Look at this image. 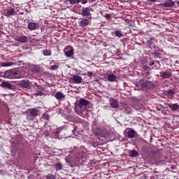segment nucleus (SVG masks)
<instances>
[{"label":"nucleus","instance_id":"obj_1","mask_svg":"<svg viewBox=\"0 0 179 179\" xmlns=\"http://www.w3.org/2000/svg\"><path fill=\"white\" fill-rule=\"evenodd\" d=\"M38 115V109L34 108H31L28 110L27 113V120L28 121H33L36 117Z\"/></svg>","mask_w":179,"mask_h":179},{"label":"nucleus","instance_id":"obj_2","mask_svg":"<svg viewBox=\"0 0 179 179\" xmlns=\"http://www.w3.org/2000/svg\"><path fill=\"white\" fill-rule=\"evenodd\" d=\"M109 104L112 108H118L120 107V103H118V101L114 98H110L109 99Z\"/></svg>","mask_w":179,"mask_h":179},{"label":"nucleus","instance_id":"obj_3","mask_svg":"<svg viewBox=\"0 0 179 179\" xmlns=\"http://www.w3.org/2000/svg\"><path fill=\"white\" fill-rule=\"evenodd\" d=\"M153 87V83L150 81H145L141 84V89L145 90V89H152Z\"/></svg>","mask_w":179,"mask_h":179},{"label":"nucleus","instance_id":"obj_4","mask_svg":"<svg viewBox=\"0 0 179 179\" xmlns=\"http://www.w3.org/2000/svg\"><path fill=\"white\" fill-rule=\"evenodd\" d=\"M88 104L89 101L82 98L78 101V107H79V108H82V107H86V106H87Z\"/></svg>","mask_w":179,"mask_h":179},{"label":"nucleus","instance_id":"obj_5","mask_svg":"<svg viewBox=\"0 0 179 179\" xmlns=\"http://www.w3.org/2000/svg\"><path fill=\"white\" fill-rule=\"evenodd\" d=\"M22 73L19 70L13 69V79H20Z\"/></svg>","mask_w":179,"mask_h":179},{"label":"nucleus","instance_id":"obj_6","mask_svg":"<svg viewBox=\"0 0 179 179\" xmlns=\"http://www.w3.org/2000/svg\"><path fill=\"white\" fill-rule=\"evenodd\" d=\"M15 41L19 43H27V36L24 35L17 36L15 37Z\"/></svg>","mask_w":179,"mask_h":179},{"label":"nucleus","instance_id":"obj_7","mask_svg":"<svg viewBox=\"0 0 179 179\" xmlns=\"http://www.w3.org/2000/svg\"><path fill=\"white\" fill-rule=\"evenodd\" d=\"M20 85L22 86V87H25L26 89H27V87L30 86L31 83L29 80H22L20 81Z\"/></svg>","mask_w":179,"mask_h":179},{"label":"nucleus","instance_id":"obj_8","mask_svg":"<svg viewBox=\"0 0 179 179\" xmlns=\"http://www.w3.org/2000/svg\"><path fill=\"white\" fill-rule=\"evenodd\" d=\"M89 20L85 19V18H83L81 19V20L79 22V24L80 26V27H85L87 25H89Z\"/></svg>","mask_w":179,"mask_h":179},{"label":"nucleus","instance_id":"obj_9","mask_svg":"<svg viewBox=\"0 0 179 179\" xmlns=\"http://www.w3.org/2000/svg\"><path fill=\"white\" fill-rule=\"evenodd\" d=\"M3 78L13 79V70H8L3 74Z\"/></svg>","mask_w":179,"mask_h":179},{"label":"nucleus","instance_id":"obj_10","mask_svg":"<svg viewBox=\"0 0 179 179\" xmlns=\"http://www.w3.org/2000/svg\"><path fill=\"white\" fill-rule=\"evenodd\" d=\"M81 15L83 16H90V10H89V8H83L81 11Z\"/></svg>","mask_w":179,"mask_h":179},{"label":"nucleus","instance_id":"obj_11","mask_svg":"<svg viewBox=\"0 0 179 179\" xmlns=\"http://www.w3.org/2000/svg\"><path fill=\"white\" fill-rule=\"evenodd\" d=\"M16 11L15 10V8H12V7H9L8 10H7V13L6 15V16L8 17V16H12L13 15H15Z\"/></svg>","mask_w":179,"mask_h":179},{"label":"nucleus","instance_id":"obj_12","mask_svg":"<svg viewBox=\"0 0 179 179\" xmlns=\"http://www.w3.org/2000/svg\"><path fill=\"white\" fill-rule=\"evenodd\" d=\"M169 107L172 111H178L179 110V105L178 103L169 104Z\"/></svg>","mask_w":179,"mask_h":179},{"label":"nucleus","instance_id":"obj_13","mask_svg":"<svg viewBox=\"0 0 179 179\" xmlns=\"http://www.w3.org/2000/svg\"><path fill=\"white\" fill-rule=\"evenodd\" d=\"M160 75L163 79H167L171 76V73L168 71H162L160 73Z\"/></svg>","mask_w":179,"mask_h":179},{"label":"nucleus","instance_id":"obj_14","mask_svg":"<svg viewBox=\"0 0 179 179\" xmlns=\"http://www.w3.org/2000/svg\"><path fill=\"white\" fill-rule=\"evenodd\" d=\"M73 80L75 82V83L79 84L82 83L83 79L80 76L76 75L73 76Z\"/></svg>","mask_w":179,"mask_h":179},{"label":"nucleus","instance_id":"obj_15","mask_svg":"<svg viewBox=\"0 0 179 179\" xmlns=\"http://www.w3.org/2000/svg\"><path fill=\"white\" fill-rule=\"evenodd\" d=\"M1 86L2 87H6V89H12V87H13V85L8 81L7 82H2Z\"/></svg>","mask_w":179,"mask_h":179},{"label":"nucleus","instance_id":"obj_16","mask_svg":"<svg viewBox=\"0 0 179 179\" xmlns=\"http://www.w3.org/2000/svg\"><path fill=\"white\" fill-rule=\"evenodd\" d=\"M55 97L57 100H61V99H65V94L61 92H57L55 94Z\"/></svg>","mask_w":179,"mask_h":179},{"label":"nucleus","instance_id":"obj_17","mask_svg":"<svg viewBox=\"0 0 179 179\" xmlns=\"http://www.w3.org/2000/svg\"><path fill=\"white\" fill-rule=\"evenodd\" d=\"M164 6L166 8H171L174 6V1L173 0H168L164 3Z\"/></svg>","mask_w":179,"mask_h":179},{"label":"nucleus","instance_id":"obj_18","mask_svg":"<svg viewBox=\"0 0 179 179\" xmlns=\"http://www.w3.org/2000/svg\"><path fill=\"white\" fill-rule=\"evenodd\" d=\"M29 30H36L37 29V23L36 22H29L28 24Z\"/></svg>","mask_w":179,"mask_h":179},{"label":"nucleus","instance_id":"obj_19","mask_svg":"<svg viewBox=\"0 0 179 179\" xmlns=\"http://www.w3.org/2000/svg\"><path fill=\"white\" fill-rule=\"evenodd\" d=\"M108 82H117V76L114 74H109L108 76Z\"/></svg>","mask_w":179,"mask_h":179},{"label":"nucleus","instance_id":"obj_20","mask_svg":"<svg viewBox=\"0 0 179 179\" xmlns=\"http://www.w3.org/2000/svg\"><path fill=\"white\" fill-rule=\"evenodd\" d=\"M136 134V132H135V130L132 129H129L127 131V136H129V138H134Z\"/></svg>","mask_w":179,"mask_h":179},{"label":"nucleus","instance_id":"obj_21","mask_svg":"<svg viewBox=\"0 0 179 179\" xmlns=\"http://www.w3.org/2000/svg\"><path fill=\"white\" fill-rule=\"evenodd\" d=\"M1 66H12V65H14V63L12 62H3L1 64Z\"/></svg>","mask_w":179,"mask_h":179},{"label":"nucleus","instance_id":"obj_22","mask_svg":"<svg viewBox=\"0 0 179 179\" xmlns=\"http://www.w3.org/2000/svg\"><path fill=\"white\" fill-rule=\"evenodd\" d=\"M64 54L68 58H69L70 57H72V55H73V50L71 49L68 51H66L64 52Z\"/></svg>","mask_w":179,"mask_h":179},{"label":"nucleus","instance_id":"obj_23","mask_svg":"<svg viewBox=\"0 0 179 179\" xmlns=\"http://www.w3.org/2000/svg\"><path fill=\"white\" fill-rule=\"evenodd\" d=\"M129 155H130L131 157H138V154L136 150H133L130 151Z\"/></svg>","mask_w":179,"mask_h":179},{"label":"nucleus","instance_id":"obj_24","mask_svg":"<svg viewBox=\"0 0 179 179\" xmlns=\"http://www.w3.org/2000/svg\"><path fill=\"white\" fill-rule=\"evenodd\" d=\"M56 170H61L62 169V164L61 162H57L55 164Z\"/></svg>","mask_w":179,"mask_h":179},{"label":"nucleus","instance_id":"obj_25","mask_svg":"<svg viewBox=\"0 0 179 179\" xmlns=\"http://www.w3.org/2000/svg\"><path fill=\"white\" fill-rule=\"evenodd\" d=\"M43 54L45 57H48V56L51 55V50H44L43 51Z\"/></svg>","mask_w":179,"mask_h":179},{"label":"nucleus","instance_id":"obj_26","mask_svg":"<svg viewBox=\"0 0 179 179\" xmlns=\"http://www.w3.org/2000/svg\"><path fill=\"white\" fill-rule=\"evenodd\" d=\"M115 36L116 37H122V32L120 30L115 31Z\"/></svg>","mask_w":179,"mask_h":179},{"label":"nucleus","instance_id":"obj_27","mask_svg":"<svg viewBox=\"0 0 179 179\" xmlns=\"http://www.w3.org/2000/svg\"><path fill=\"white\" fill-rule=\"evenodd\" d=\"M58 68H59V66L58 64H55L50 65V69L52 71H57Z\"/></svg>","mask_w":179,"mask_h":179},{"label":"nucleus","instance_id":"obj_28","mask_svg":"<svg viewBox=\"0 0 179 179\" xmlns=\"http://www.w3.org/2000/svg\"><path fill=\"white\" fill-rule=\"evenodd\" d=\"M62 131V128H61V127H59L58 129H57L54 138H58V134H59Z\"/></svg>","mask_w":179,"mask_h":179},{"label":"nucleus","instance_id":"obj_29","mask_svg":"<svg viewBox=\"0 0 179 179\" xmlns=\"http://www.w3.org/2000/svg\"><path fill=\"white\" fill-rule=\"evenodd\" d=\"M166 94L168 95V96H174V94H176V92H174V91L173 90H168V91H166Z\"/></svg>","mask_w":179,"mask_h":179},{"label":"nucleus","instance_id":"obj_30","mask_svg":"<svg viewBox=\"0 0 179 179\" xmlns=\"http://www.w3.org/2000/svg\"><path fill=\"white\" fill-rule=\"evenodd\" d=\"M82 0H69L70 3H71L72 5H73L75 3H79V2H80Z\"/></svg>","mask_w":179,"mask_h":179},{"label":"nucleus","instance_id":"obj_31","mask_svg":"<svg viewBox=\"0 0 179 179\" xmlns=\"http://www.w3.org/2000/svg\"><path fill=\"white\" fill-rule=\"evenodd\" d=\"M33 72H40V67L35 66L32 68Z\"/></svg>","mask_w":179,"mask_h":179},{"label":"nucleus","instance_id":"obj_32","mask_svg":"<svg viewBox=\"0 0 179 179\" xmlns=\"http://www.w3.org/2000/svg\"><path fill=\"white\" fill-rule=\"evenodd\" d=\"M87 76H88L89 78H92V76H94V73L92 71H87Z\"/></svg>","mask_w":179,"mask_h":179},{"label":"nucleus","instance_id":"obj_33","mask_svg":"<svg viewBox=\"0 0 179 179\" xmlns=\"http://www.w3.org/2000/svg\"><path fill=\"white\" fill-rule=\"evenodd\" d=\"M36 96H44V92L42 90H38L36 92Z\"/></svg>","mask_w":179,"mask_h":179},{"label":"nucleus","instance_id":"obj_34","mask_svg":"<svg viewBox=\"0 0 179 179\" xmlns=\"http://www.w3.org/2000/svg\"><path fill=\"white\" fill-rule=\"evenodd\" d=\"M47 179H55V176L54 175L49 174L46 176Z\"/></svg>","mask_w":179,"mask_h":179},{"label":"nucleus","instance_id":"obj_35","mask_svg":"<svg viewBox=\"0 0 179 179\" xmlns=\"http://www.w3.org/2000/svg\"><path fill=\"white\" fill-rule=\"evenodd\" d=\"M43 117L44 118V120H49L50 116L48 114H43Z\"/></svg>","mask_w":179,"mask_h":179},{"label":"nucleus","instance_id":"obj_36","mask_svg":"<svg viewBox=\"0 0 179 179\" xmlns=\"http://www.w3.org/2000/svg\"><path fill=\"white\" fill-rule=\"evenodd\" d=\"M147 43L148 45H152V44H153V41H152V39H149L147 41Z\"/></svg>","mask_w":179,"mask_h":179},{"label":"nucleus","instance_id":"obj_37","mask_svg":"<svg viewBox=\"0 0 179 179\" xmlns=\"http://www.w3.org/2000/svg\"><path fill=\"white\" fill-rule=\"evenodd\" d=\"M44 135H45V136H50V133L48 132V130H45L44 131Z\"/></svg>","mask_w":179,"mask_h":179},{"label":"nucleus","instance_id":"obj_38","mask_svg":"<svg viewBox=\"0 0 179 179\" xmlns=\"http://www.w3.org/2000/svg\"><path fill=\"white\" fill-rule=\"evenodd\" d=\"M104 17H106V19H110V17H111V15L106 13L105 14Z\"/></svg>","mask_w":179,"mask_h":179},{"label":"nucleus","instance_id":"obj_39","mask_svg":"<svg viewBox=\"0 0 179 179\" xmlns=\"http://www.w3.org/2000/svg\"><path fill=\"white\" fill-rule=\"evenodd\" d=\"M82 3L85 4V3H87V0H82Z\"/></svg>","mask_w":179,"mask_h":179},{"label":"nucleus","instance_id":"obj_40","mask_svg":"<svg viewBox=\"0 0 179 179\" xmlns=\"http://www.w3.org/2000/svg\"><path fill=\"white\" fill-rule=\"evenodd\" d=\"M66 162L67 163H71V159H69V158H66Z\"/></svg>","mask_w":179,"mask_h":179},{"label":"nucleus","instance_id":"obj_41","mask_svg":"<svg viewBox=\"0 0 179 179\" xmlns=\"http://www.w3.org/2000/svg\"><path fill=\"white\" fill-rule=\"evenodd\" d=\"M153 65H155V62H150V66H153Z\"/></svg>","mask_w":179,"mask_h":179},{"label":"nucleus","instance_id":"obj_42","mask_svg":"<svg viewBox=\"0 0 179 179\" xmlns=\"http://www.w3.org/2000/svg\"><path fill=\"white\" fill-rule=\"evenodd\" d=\"M3 74H5V73L0 72V78L3 77Z\"/></svg>","mask_w":179,"mask_h":179},{"label":"nucleus","instance_id":"obj_43","mask_svg":"<svg viewBox=\"0 0 179 179\" xmlns=\"http://www.w3.org/2000/svg\"><path fill=\"white\" fill-rule=\"evenodd\" d=\"M53 64H55V62L51 61V62H50V65H52Z\"/></svg>","mask_w":179,"mask_h":179},{"label":"nucleus","instance_id":"obj_44","mask_svg":"<svg viewBox=\"0 0 179 179\" xmlns=\"http://www.w3.org/2000/svg\"><path fill=\"white\" fill-rule=\"evenodd\" d=\"M2 34H3L2 31H1V29H0V37L2 36Z\"/></svg>","mask_w":179,"mask_h":179},{"label":"nucleus","instance_id":"obj_45","mask_svg":"<svg viewBox=\"0 0 179 179\" xmlns=\"http://www.w3.org/2000/svg\"><path fill=\"white\" fill-rule=\"evenodd\" d=\"M76 113H78V114H80V111H78L77 109H76Z\"/></svg>","mask_w":179,"mask_h":179},{"label":"nucleus","instance_id":"obj_46","mask_svg":"<svg viewBox=\"0 0 179 179\" xmlns=\"http://www.w3.org/2000/svg\"><path fill=\"white\" fill-rule=\"evenodd\" d=\"M150 2H156V0H150Z\"/></svg>","mask_w":179,"mask_h":179},{"label":"nucleus","instance_id":"obj_47","mask_svg":"<svg viewBox=\"0 0 179 179\" xmlns=\"http://www.w3.org/2000/svg\"><path fill=\"white\" fill-rule=\"evenodd\" d=\"M96 0H90V2H94Z\"/></svg>","mask_w":179,"mask_h":179},{"label":"nucleus","instance_id":"obj_48","mask_svg":"<svg viewBox=\"0 0 179 179\" xmlns=\"http://www.w3.org/2000/svg\"><path fill=\"white\" fill-rule=\"evenodd\" d=\"M157 110H158L159 111H160V109H159V108H157Z\"/></svg>","mask_w":179,"mask_h":179},{"label":"nucleus","instance_id":"obj_49","mask_svg":"<svg viewBox=\"0 0 179 179\" xmlns=\"http://www.w3.org/2000/svg\"><path fill=\"white\" fill-rule=\"evenodd\" d=\"M96 135H99V134H96Z\"/></svg>","mask_w":179,"mask_h":179},{"label":"nucleus","instance_id":"obj_50","mask_svg":"<svg viewBox=\"0 0 179 179\" xmlns=\"http://www.w3.org/2000/svg\"><path fill=\"white\" fill-rule=\"evenodd\" d=\"M128 1H132V0H128Z\"/></svg>","mask_w":179,"mask_h":179}]
</instances>
